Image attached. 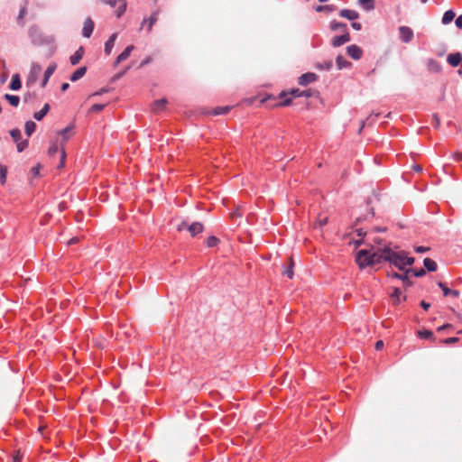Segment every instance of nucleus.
<instances>
[{"instance_id":"16","label":"nucleus","mask_w":462,"mask_h":462,"mask_svg":"<svg viewBox=\"0 0 462 462\" xmlns=\"http://www.w3.org/2000/svg\"><path fill=\"white\" fill-rule=\"evenodd\" d=\"M339 15L350 21H354L359 17V14L356 11L349 9H342L339 12Z\"/></svg>"},{"instance_id":"2","label":"nucleus","mask_w":462,"mask_h":462,"mask_svg":"<svg viewBox=\"0 0 462 462\" xmlns=\"http://www.w3.org/2000/svg\"><path fill=\"white\" fill-rule=\"evenodd\" d=\"M28 36L35 46L53 45L55 39L52 35L44 34L38 26L32 25L28 30Z\"/></svg>"},{"instance_id":"32","label":"nucleus","mask_w":462,"mask_h":462,"mask_svg":"<svg viewBox=\"0 0 462 462\" xmlns=\"http://www.w3.org/2000/svg\"><path fill=\"white\" fill-rule=\"evenodd\" d=\"M36 124L33 121H27L24 125L25 134L28 136H31L32 133L35 131Z\"/></svg>"},{"instance_id":"63","label":"nucleus","mask_w":462,"mask_h":462,"mask_svg":"<svg viewBox=\"0 0 462 462\" xmlns=\"http://www.w3.org/2000/svg\"><path fill=\"white\" fill-rule=\"evenodd\" d=\"M420 306L425 310H428L430 307V304L429 302H426L425 300H422L420 302Z\"/></svg>"},{"instance_id":"59","label":"nucleus","mask_w":462,"mask_h":462,"mask_svg":"<svg viewBox=\"0 0 462 462\" xmlns=\"http://www.w3.org/2000/svg\"><path fill=\"white\" fill-rule=\"evenodd\" d=\"M300 92H302V90H300V89H298V88H296V89H292V90L291 91V95L292 97H301Z\"/></svg>"},{"instance_id":"31","label":"nucleus","mask_w":462,"mask_h":462,"mask_svg":"<svg viewBox=\"0 0 462 462\" xmlns=\"http://www.w3.org/2000/svg\"><path fill=\"white\" fill-rule=\"evenodd\" d=\"M316 69L319 70H330L333 67V61L332 60H327L324 62H319L316 64Z\"/></svg>"},{"instance_id":"15","label":"nucleus","mask_w":462,"mask_h":462,"mask_svg":"<svg viewBox=\"0 0 462 462\" xmlns=\"http://www.w3.org/2000/svg\"><path fill=\"white\" fill-rule=\"evenodd\" d=\"M462 60V55L459 52L450 53L447 57L448 63L452 67H457Z\"/></svg>"},{"instance_id":"3","label":"nucleus","mask_w":462,"mask_h":462,"mask_svg":"<svg viewBox=\"0 0 462 462\" xmlns=\"http://www.w3.org/2000/svg\"><path fill=\"white\" fill-rule=\"evenodd\" d=\"M356 261L361 269L367 266H373V261L371 257V251L366 249H361L356 253Z\"/></svg>"},{"instance_id":"21","label":"nucleus","mask_w":462,"mask_h":462,"mask_svg":"<svg viewBox=\"0 0 462 462\" xmlns=\"http://www.w3.org/2000/svg\"><path fill=\"white\" fill-rule=\"evenodd\" d=\"M427 68L430 71L438 73L441 70L440 64L434 59H429L427 61Z\"/></svg>"},{"instance_id":"64","label":"nucleus","mask_w":462,"mask_h":462,"mask_svg":"<svg viewBox=\"0 0 462 462\" xmlns=\"http://www.w3.org/2000/svg\"><path fill=\"white\" fill-rule=\"evenodd\" d=\"M32 97V93H26L23 96V101L24 102H29Z\"/></svg>"},{"instance_id":"8","label":"nucleus","mask_w":462,"mask_h":462,"mask_svg":"<svg viewBox=\"0 0 462 462\" xmlns=\"http://www.w3.org/2000/svg\"><path fill=\"white\" fill-rule=\"evenodd\" d=\"M158 14L159 11H154L148 19L144 18L141 23V29L146 25L147 32H150L152 30V26L158 20Z\"/></svg>"},{"instance_id":"62","label":"nucleus","mask_w":462,"mask_h":462,"mask_svg":"<svg viewBox=\"0 0 462 462\" xmlns=\"http://www.w3.org/2000/svg\"><path fill=\"white\" fill-rule=\"evenodd\" d=\"M383 347V342L382 340H378L375 343V349L376 350H381Z\"/></svg>"},{"instance_id":"26","label":"nucleus","mask_w":462,"mask_h":462,"mask_svg":"<svg viewBox=\"0 0 462 462\" xmlns=\"http://www.w3.org/2000/svg\"><path fill=\"white\" fill-rule=\"evenodd\" d=\"M4 98L8 101L12 106H18L20 104V97L15 95L5 94Z\"/></svg>"},{"instance_id":"29","label":"nucleus","mask_w":462,"mask_h":462,"mask_svg":"<svg viewBox=\"0 0 462 462\" xmlns=\"http://www.w3.org/2000/svg\"><path fill=\"white\" fill-rule=\"evenodd\" d=\"M455 16H456V14L453 10H448L444 13L441 22L443 24H448L449 23H451L453 21Z\"/></svg>"},{"instance_id":"23","label":"nucleus","mask_w":462,"mask_h":462,"mask_svg":"<svg viewBox=\"0 0 462 462\" xmlns=\"http://www.w3.org/2000/svg\"><path fill=\"white\" fill-rule=\"evenodd\" d=\"M87 72V68L86 67H80L79 69H77L70 76V80L72 82H75L79 79H80Z\"/></svg>"},{"instance_id":"58","label":"nucleus","mask_w":462,"mask_h":462,"mask_svg":"<svg viewBox=\"0 0 462 462\" xmlns=\"http://www.w3.org/2000/svg\"><path fill=\"white\" fill-rule=\"evenodd\" d=\"M127 69H125V70H123L122 72H119L117 74H116L113 78H112V81H116L117 79H119L125 72H126Z\"/></svg>"},{"instance_id":"36","label":"nucleus","mask_w":462,"mask_h":462,"mask_svg":"<svg viewBox=\"0 0 462 462\" xmlns=\"http://www.w3.org/2000/svg\"><path fill=\"white\" fill-rule=\"evenodd\" d=\"M6 177H7V167L0 164V182L2 185H4L6 182Z\"/></svg>"},{"instance_id":"10","label":"nucleus","mask_w":462,"mask_h":462,"mask_svg":"<svg viewBox=\"0 0 462 462\" xmlns=\"http://www.w3.org/2000/svg\"><path fill=\"white\" fill-rule=\"evenodd\" d=\"M350 41V35L347 31L343 32L342 35L335 36L332 39V45L334 47H339Z\"/></svg>"},{"instance_id":"17","label":"nucleus","mask_w":462,"mask_h":462,"mask_svg":"<svg viewBox=\"0 0 462 462\" xmlns=\"http://www.w3.org/2000/svg\"><path fill=\"white\" fill-rule=\"evenodd\" d=\"M438 285L439 287L443 291V294L444 296H453L455 298H457L460 294V292L457 290H450L449 288L447 287V285L442 282H438Z\"/></svg>"},{"instance_id":"46","label":"nucleus","mask_w":462,"mask_h":462,"mask_svg":"<svg viewBox=\"0 0 462 462\" xmlns=\"http://www.w3.org/2000/svg\"><path fill=\"white\" fill-rule=\"evenodd\" d=\"M328 223V217H322V218H319V220L315 223V226H319V227H322L324 226L326 224Z\"/></svg>"},{"instance_id":"19","label":"nucleus","mask_w":462,"mask_h":462,"mask_svg":"<svg viewBox=\"0 0 462 462\" xmlns=\"http://www.w3.org/2000/svg\"><path fill=\"white\" fill-rule=\"evenodd\" d=\"M22 88V81L19 74H14L12 80L9 85V88L14 91H17Z\"/></svg>"},{"instance_id":"48","label":"nucleus","mask_w":462,"mask_h":462,"mask_svg":"<svg viewBox=\"0 0 462 462\" xmlns=\"http://www.w3.org/2000/svg\"><path fill=\"white\" fill-rule=\"evenodd\" d=\"M458 340H459L458 337H448V338L444 339L443 343L446 344V345H450V344H454V343L458 342Z\"/></svg>"},{"instance_id":"37","label":"nucleus","mask_w":462,"mask_h":462,"mask_svg":"<svg viewBox=\"0 0 462 462\" xmlns=\"http://www.w3.org/2000/svg\"><path fill=\"white\" fill-rule=\"evenodd\" d=\"M56 69H57L56 63H51L49 65V67L47 68V69L44 72V77L46 78V79H50V78L55 72Z\"/></svg>"},{"instance_id":"47","label":"nucleus","mask_w":462,"mask_h":462,"mask_svg":"<svg viewBox=\"0 0 462 462\" xmlns=\"http://www.w3.org/2000/svg\"><path fill=\"white\" fill-rule=\"evenodd\" d=\"M402 294V291L399 288H395L393 292L392 293V298L396 299L397 303L400 302V295Z\"/></svg>"},{"instance_id":"49","label":"nucleus","mask_w":462,"mask_h":462,"mask_svg":"<svg viewBox=\"0 0 462 462\" xmlns=\"http://www.w3.org/2000/svg\"><path fill=\"white\" fill-rule=\"evenodd\" d=\"M429 250H430V248L426 247V246H416L415 247V252L418 254H424V253L428 252Z\"/></svg>"},{"instance_id":"7","label":"nucleus","mask_w":462,"mask_h":462,"mask_svg":"<svg viewBox=\"0 0 462 462\" xmlns=\"http://www.w3.org/2000/svg\"><path fill=\"white\" fill-rule=\"evenodd\" d=\"M103 3L109 5L114 7L117 3H120L118 9L116 10V16L120 17L126 9V2L125 0H101Z\"/></svg>"},{"instance_id":"24","label":"nucleus","mask_w":462,"mask_h":462,"mask_svg":"<svg viewBox=\"0 0 462 462\" xmlns=\"http://www.w3.org/2000/svg\"><path fill=\"white\" fill-rule=\"evenodd\" d=\"M336 64L338 69L349 68L352 63L346 60L343 56L338 55L336 59Z\"/></svg>"},{"instance_id":"14","label":"nucleus","mask_w":462,"mask_h":462,"mask_svg":"<svg viewBox=\"0 0 462 462\" xmlns=\"http://www.w3.org/2000/svg\"><path fill=\"white\" fill-rule=\"evenodd\" d=\"M168 101L166 98H161L158 100H155L151 105V109L153 113H160L162 110H164Z\"/></svg>"},{"instance_id":"53","label":"nucleus","mask_w":462,"mask_h":462,"mask_svg":"<svg viewBox=\"0 0 462 462\" xmlns=\"http://www.w3.org/2000/svg\"><path fill=\"white\" fill-rule=\"evenodd\" d=\"M291 104V98H285L282 101L279 102L277 106H287Z\"/></svg>"},{"instance_id":"9","label":"nucleus","mask_w":462,"mask_h":462,"mask_svg":"<svg viewBox=\"0 0 462 462\" xmlns=\"http://www.w3.org/2000/svg\"><path fill=\"white\" fill-rule=\"evenodd\" d=\"M317 79H318V76L315 73L307 72V73L302 74L300 77H299L298 83L300 86H307L310 83L316 81Z\"/></svg>"},{"instance_id":"56","label":"nucleus","mask_w":462,"mask_h":462,"mask_svg":"<svg viewBox=\"0 0 462 462\" xmlns=\"http://www.w3.org/2000/svg\"><path fill=\"white\" fill-rule=\"evenodd\" d=\"M152 59L151 56L146 57L140 64V67H143L145 65H148L150 62H152Z\"/></svg>"},{"instance_id":"55","label":"nucleus","mask_w":462,"mask_h":462,"mask_svg":"<svg viewBox=\"0 0 462 462\" xmlns=\"http://www.w3.org/2000/svg\"><path fill=\"white\" fill-rule=\"evenodd\" d=\"M455 23L457 28L462 29V14L457 17Z\"/></svg>"},{"instance_id":"41","label":"nucleus","mask_w":462,"mask_h":462,"mask_svg":"<svg viewBox=\"0 0 462 462\" xmlns=\"http://www.w3.org/2000/svg\"><path fill=\"white\" fill-rule=\"evenodd\" d=\"M419 337L420 338L430 339L433 337V333L430 330L424 329V330L419 331Z\"/></svg>"},{"instance_id":"30","label":"nucleus","mask_w":462,"mask_h":462,"mask_svg":"<svg viewBox=\"0 0 462 462\" xmlns=\"http://www.w3.org/2000/svg\"><path fill=\"white\" fill-rule=\"evenodd\" d=\"M357 236H359V239L353 240V244L357 247L363 244H365L364 236H365L366 232L364 231L363 228L356 229Z\"/></svg>"},{"instance_id":"22","label":"nucleus","mask_w":462,"mask_h":462,"mask_svg":"<svg viewBox=\"0 0 462 462\" xmlns=\"http://www.w3.org/2000/svg\"><path fill=\"white\" fill-rule=\"evenodd\" d=\"M188 230L194 236L203 231V226L200 222H194L188 226Z\"/></svg>"},{"instance_id":"25","label":"nucleus","mask_w":462,"mask_h":462,"mask_svg":"<svg viewBox=\"0 0 462 462\" xmlns=\"http://www.w3.org/2000/svg\"><path fill=\"white\" fill-rule=\"evenodd\" d=\"M49 110H50V105H49V104H45V105L43 106V107H42L40 111L35 112V113L33 114V117H34V119H35V120H37V121H41V120H42V119H43V117H44V116L47 115V113L49 112Z\"/></svg>"},{"instance_id":"33","label":"nucleus","mask_w":462,"mask_h":462,"mask_svg":"<svg viewBox=\"0 0 462 462\" xmlns=\"http://www.w3.org/2000/svg\"><path fill=\"white\" fill-rule=\"evenodd\" d=\"M330 28L333 31L340 30V31H342V32L347 31V25L346 23L336 22V21L331 23Z\"/></svg>"},{"instance_id":"43","label":"nucleus","mask_w":462,"mask_h":462,"mask_svg":"<svg viewBox=\"0 0 462 462\" xmlns=\"http://www.w3.org/2000/svg\"><path fill=\"white\" fill-rule=\"evenodd\" d=\"M105 106H106V105H104V104H95L90 107L89 112H91V113L100 112L104 109Z\"/></svg>"},{"instance_id":"44","label":"nucleus","mask_w":462,"mask_h":462,"mask_svg":"<svg viewBox=\"0 0 462 462\" xmlns=\"http://www.w3.org/2000/svg\"><path fill=\"white\" fill-rule=\"evenodd\" d=\"M27 145H28V140H24L22 142L18 141L16 143L17 151L19 152H23L27 147Z\"/></svg>"},{"instance_id":"60","label":"nucleus","mask_w":462,"mask_h":462,"mask_svg":"<svg viewBox=\"0 0 462 462\" xmlns=\"http://www.w3.org/2000/svg\"><path fill=\"white\" fill-rule=\"evenodd\" d=\"M351 26H352V28H353V29H355V30H356V31H359V30H361V28H362L361 23H357V22H353V23H351Z\"/></svg>"},{"instance_id":"12","label":"nucleus","mask_w":462,"mask_h":462,"mask_svg":"<svg viewBox=\"0 0 462 462\" xmlns=\"http://www.w3.org/2000/svg\"><path fill=\"white\" fill-rule=\"evenodd\" d=\"M134 49V45L127 46L116 58L114 66L116 67L119 63L128 59L131 52Z\"/></svg>"},{"instance_id":"38","label":"nucleus","mask_w":462,"mask_h":462,"mask_svg":"<svg viewBox=\"0 0 462 462\" xmlns=\"http://www.w3.org/2000/svg\"><path fill=\"white\" fill-rule=\"evenodd\" d=\"M73 128H74L73 125H69L67 127H65L64 129H62L60 132V134L63 137V139H68L69 137V135L71 134Z\"/></svg>"},{"instance_id":"54","label":"nucleus","mask_w":462,"mask_h":462,"mask_svg":"<svg viewBox=\"0 0 462 462\" xmlns=\"http://www.w3.org/2000/svg\"><path fill=\"white\" fill-rule=\"evenodd\" d=\"M32 174L33 177H37L40 174V165L32 168Z\"/></svg>"},{"instance_id":"6","label":"nucleus","mask_w":462,"mask_h":462,"mask_svg":"<svg viewBox=\"0 0 462 462\" xmlns=\"http://www.w3.org/2000/svg\"><path fill=\"white\" fill-rule=\"evenodd\" d=\"M387 249H390L389 247H385L383 249H377L376 251L371 252V257L373 261V265L381 263L383 261H386L385 252Z\"/></svg>"},{"instance_id":"13","label":"nucleus","mask_w":462,"mask_h":462,"mask_svg":"<svg viewBox=\"0 0 462 462\" xmlns=\"http://www.w3.org/2000/svg\"><path fill=\"white\" fill-rule=\"evenodd\" d=\"M346 52L354 60H359L362 57V50L356 44L347 46Z\"/></svg>"},{"instance_id":"20","label":"nucleus","mask_w":462,"mask_h":462,"mask_svg":"<svg viewBox=\"0 0 462 462\" xmlns=\"http://www.w3.org/2000/svg\"><path fill=\"white\" fill-rule=\"evenodd\" d=\"M84 54L83 47H79L73 55L70 56L69 60L72 65H77L82 59Z\"/></svg>"},{"instance_id":"4","label":"nucleus","mask_w":462,"mask_h":462,"mask_svg":"<svg viewBox=\"0 0 462 462\" xmlns=\"http://www.w3.org/2000/svg\"><path fill=\"white\" fill-rule=\"evenodd\" d=\"M398 31L402 42L409 43L412 41L414 33L411 28L402 25L398 28Z\"/></svg>"},{"instance_id":"61","label":"nucleus","mask_w":462,"mask_h":462,"mask_svg":"<svg viewBox=\"0 0 462 462\" xmlns=\"http://www.w3.org/2000/svg\"><path fill=\"white\" fill-rule=\"evenodd\" d=\"M454 160L457 162H462V152H456L453 155Z\"/></svg>"},{"instance_id":"42","label":"nucleus","mask_w":462,"mask_h":462,"mask_svg":"<svg viewBox=\"0 0 462 462\" xmlns=\"http://www.w3.org/2000/svg\"><path fill=\"white\" fill-rule=\"evenodd\" d=\"M218 238H217L216 236H209L208 239H207V245L208 247H214L217 245L218 243Z\"/></svg>"},{"instance_id":"52","label":"nucleus","mask_w":462,"mask_h":462,"mask_svg":"<svg viewBox=\"0 0 462 462\" xmlns=\"http://www.w3.org/2000/svg\"><path fill=\"white\" fill-rule=\"evenodd\" d=\"M284 275H287L289 278H292V275H293V272H292V265L289 266L285 271H284Z\"/></svg>"},{"instance_id":"11","label":"nucleus","mask_w":462,"mask_h":462,"mask_svg":"<svg viewBox=\"0 0 462 462\" xmlns=\"http://www.w3.org/2000/svg\"><path fill=\"white\" fill-rule=\"evenodd\" d=\"M94 26V22L90 18H87L83 24L82 35L86 38H89L93 32Z\"/></svg>"},{"instance_id":"45","label":"nucleus","mask_w":462,"mask_h":462,"mask_svg":"<svg viewBox=\"0 0 462 462\" xmlns=\"http://www.w3.org/2000/svg\"><path fill=\"white\" fill-rule=\"evenodd\" d=\"M415 277H422L426 274V271L423 268H420L418 270H413V272H411Z\"/></svg>"},{"instance_id":"35","label":"nucleus","mask_w":462,"mask_h":462,"mask_svg":"<svg viewBox=\"0 0 462 462\" xmlns=\"http://www.w3.org/2000/svg\"><path fill=\"white\" fill-rule=\"evenodd\" d=\"M336 9L335 5H318L315 7L316 12L321 13V12H332Z\"/></svg>"},{"instance_id":"1","label":"nucleus","mask_w":462,"mask_h":462,"mask_svg":"<svg viewBox=\"0 0 462 462\" xmlns=\"http://www.w3.org/2000/svg\"><path fill=\"white\" fill-rule=\"evenodd\" d=\"M386 262L391 263L401 271L406 270V266H411L414 263L415 259L409 257L404 251L394 252L392 249H387L385 252Z\"/></svg>"},{"instance_id":"50","label":"nucleus","mask_w":462,"mask_h":462,"mask_svg":"<svg viewBox=\"0 0 462 462\" xmlns=\"http://www.w3.org/2000/svg\"><path fill=\"white\" fill-rule=\"evenodd\" d=\"M59 150V147L57 144H52L50 148H49V154L51 155H54Z\"/></svg>"},{"instance_id":"18","label":"nucleus","mask_w":462,"mask_h":462,"mask_svg":"<svg viewBox=\"0 0 462 462\" xmlns=\"http://www.w3.org/2000/svg\"><path fill=\"white\" fill-rule=\"evenodd\" d=\"M117 38V33L115 32L113 33L109 38L108 40L105 42V53L106 55H109L114 48V45H115V42Z\"/></svg>"},{"instance_id":"28","label":"nucleus","mask_w":462,"mask_h":462,"mask_svg":"<svg viewBox=\"0 0 462 462\" xmlns=\"http://www.w3.org/2000/svg\"><path fill=\"white\" fill-rule=\"evenodd\" d=\"M358 5L365 11L374 8V0H357Z\"/></svg>"},{"instance_id":"27","label":"nucleus","mask_w":462,"mask_h":462,"mask_svg":"<svg viewBox=\"0 0 462 462\" xmlns=\"http://www.w3.org/2000/svg\"><path fill=\"white\" fill-rule=\"evenodd\" d=\"M423 265L425 269L429 272H435L438 268L436 262L430 258H425L423 260Z\"/></svg>"},{"instance_id":"34","label":"nucleus","mask_w":462,"mask_h":462,"mask_svg":"<svg viewBox=\"0 0 462 462\" xmlns=\"http://www.w3.org/2000/svg\"><path fill=\"white\" fill-rule=\"evenodd\" d=\"M231 109V106H218L214 109L213 114L215 116H220V115H226L228 113Z\"/></svg>"},{"instance_id":"39","label":"nucleus","mask_w":462,"mask_h":462,"mask_svg":"<svg viewBox=\"0 0 462 462\" xmlns=\"http://www.w3.org/2000/svg\"><path fill=\"white\" fill-rule=\"evenodd\" d=\"M10 135L13 138L14 142L17 143L18 141H20L22 137V133L19 129L15 128L10 131Z\"/></svg>"},{"instance_id":"5","label":"nucleus","mask_w":462,"mask_h":462,"mask_svg":"<svg viewBox=\"0 0 462 462\" xmlns=\"http://www.w3.org/2000/svg\"><path fill=\"white\" fill-rule=\"evenodd\" d=\"M404 271L405 272L403 273L393 272L389 273V276L401 280L406 287L411 286L412 282L409 278V274L411 273V272H413V269H406Z\"/></svg>"},{"instance_id":"57","label":"nucleus","mask_w":462,"mask_h":462,"mask_svg":"<svg viewBox=\"0 0 462 462\" xmlns=\"http://www.w3.org/2000/svg\"><path fill=\"white\" fill-rule=\"evenodd\" d=\"M300 94H301V97H310L312 96V91L310 89L302 90V92H300Z\"/></svg>"},{"instance_id":"51","label":"nucleus","mask_w":462,"mask_h":462,"mask_svg":"<svg viewBox=\"0 0 462 462\" xmlns=\"http://www.w3.org/2000/svg\"><path fill=\"white\" fill-rule=\"evenodd\" d=\"M42 69V67L40 64L38 63H33L32 66V73H38L40 72Z\"/></svg>"},{"instance_id":"40","label":"nucleus","mask_w":462,"mask_h":462,"mask_svg":"<svg viewBox=\"0 0 462 462\" xmlns=\"http://www.w3.org/2000/svg\"><path fill=\"white\" fill-rule=\"evenodd\" d=\"M374 208H368V211H367V214H366V215H365L364 217H358L356 218V222H357V223H360V222H362V221H364V220H366V219H367V218H369V217H374Z\"/></svg>"}]
</instances>
